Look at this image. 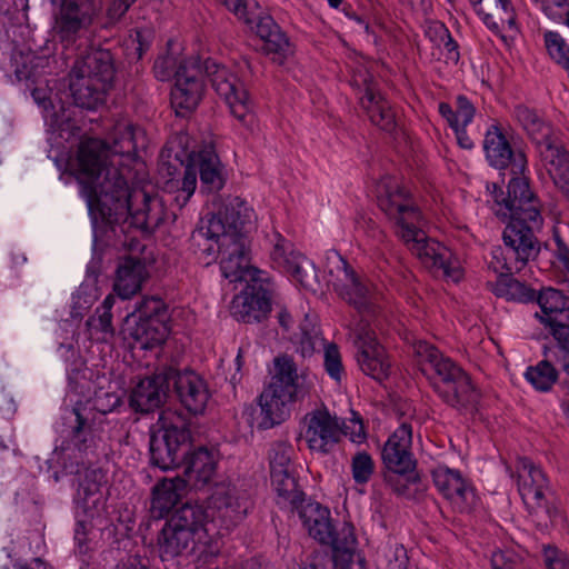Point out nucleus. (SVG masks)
<instances>
[{"mask_svg":"<svg viewBox=\"0 0 569 569\" xmlns=\"http://www.w3.org/2000/svg\"><path fill=\"white\" fill-rule=\"evenodd\" d=\"M170 378V401L178 400L190 416L204 413L211 393L207 381L193 369L186 367L180 369L178 365L168 363Z\"/></svg>","mask_w":569,"mask_h":569,"instance_id":"obj_12","label":"nucleus"},{"mask_svg":"<svg viewBox=\"0 0 569 569\" xmlns=\"http://www.w3.org/2000/svg\"><path fill=\"white\" fill-rule=\"evenodd\" d=\"M476 12L481 17L483 23L499 33L507 24L516 29V13L510 0H493L491 4L477 8Z\"/></svg>","mask_w":569,"mask_h":569,"instance_id":"obj_36","label":"nucleus"},{"mask_svg":"<svg viewBox=\"0 0 569 569\" xmlns=\"http://www.w3.org/2000/svg\"><path fill=\"white\" fill-rule=\"evenodd\" d=\"M305 420H308L305 438L310 450L328 455L340 442L341 436L348 435L349 426L345 422L340 426L338 418L326 408L307 413Z\"/></svg>","mask_w":569,"mask_h":569,"instance_id":"obj_19","label":"nucleus"},{"mask_svg":"<svg viewBox=\"0 0 569 569\" xmlns=\"http://www.w3.org/2000/svg\"><path fill=\"white\" fill-rule=\"evenodd\" d=\"M515 117L521 127L527 131L529 138L537 144L539 151L548 144H557L552 137V127L546 122L535 109L525 104H518L513 110Z\"/></svg>","mask_w":569,"mask_h":569,"instance_id":"obj_29","label":"nucleus"},{"mask_svg":"<svg viewBox=\"0 0 569 569\" xmlns=\"http://www.w3.org/2000/svg\"><path fill=\"white\" fill-rule=\"evenodd\" d=\"M273 363L274 375L268 386L292 392L293 389L298 390L303 385L308 389V396L310 395L313 383L306 373L298 375L297 365L292 357L280 355L274 358Z\"/></svg>","mask_w":569,"mask_h":569,"instance_id":"obj_31","label":"nucleus"},{"mask_svg":"<svg viewBox=\"0 0 569 569\" xmlns=\"http://www.w3.org/2000/svg\"><path fill=\"white\" fill-rule=\"evenodd\" d=\"M540 156L546 166H549L555 184L561 190L569 187V151L561 143L548 144L540 150Z\"/></svg>","mask_w":569,"mask_h":569,"instance_id":"obj_35","label":"nucleus"},{"mask_svg":"<svg viewBox=\"0 0 569 569\" xmlns=\"http://www.w3.org/2000/svg\"><path fill=\"white\" fill-rule=\"evenodd\" d=\"M552 2H541L543 12L550 19L563 22L569 27V0H553Z\"/></svg>","mask_w":569,"mask_h":569,"instance_id":"obj_57","label":"nucleus"},{"mask_svg":"<svg viewBox=\"0 0 569 569\" xmlns=\"http://www.w3.org/2000/svg\"><path fill=\"white\" fill-rule=\"evenodd\" d=\"M476 109L470 100L466 96H458L457 98V110L458 121L463 127H467L473 119Z\"/></svg>","mask_w":569,"mask_h":569,"instance_id":"obj_63","label":"nucleus"},{"mask_svg":"<svg viewBox=\"0 0 569 569\" xmlns=\"http://www.w3.org/2000/svg\"><path fill=\"white\" fill-rule=\"evenodd\" d=\"M292 446L287 441H276L269 451L270 473L289 470Z\"/></svg>","mask_w":569,"mask_h":569,"instance_id":"obj_47","label":"nucleus"},{"mask_svg":"<svg viewBox=\"0 0 569 569\" xmlns=\"http://www.w3.org/2000/svg\"><path fill=\"white\" fill-rule=\"evenodd\" d=\"M270 477L278 496L289 501L293 509L305 502L306 495L299 489L298 479L290 470L271 472Z\"/></svg>","mask_w":569,"mask_h":569,"instance_id":"obj_38","label":"nucleus"},{"mask_svg":"<svg viewBox=\"0 0 569 569\" xmlns=\"http://www.w3.org/2000/svg\"><path fill=\"white\" fill-rule=\"evenodd\" d=\"M171 152H172V148H169L167 146L161 150V153H160L161 161L158 167V171L161 174V177L168 178L167 182H172L174 180L176 176L180 174V170L182 168L179 164H174L169 160H164L166 158H168V159L171 158Z\"/></svg>","mask_w":569,"mask_h":569,"instance_id":"obj_60","label":"nucleus"},{"mask_svg":"<svg viewBox=\"0 0 569 569\" xmlns=\"http://www.w3.org/2000/svg\"><path fill=\"white\" fill-rule=\"evenodd\" d=\"M251 2H253V0H249V4L246 9V13L249 18L252 19V22L250 24H256V33L257 36L260 37L261 40H264L266 38H270V34L273 32V31H277V28L279 27L276 21L273 20V18L271 16H260L258 14L257 17L252 16L251 13H249L248 9L250 8V4ZM247 24H249L248 22H246Z\"/></svg>","mask_w":569,"mask_h":569,"instance_id":"obj_55","label":"nucleus"},{"mask_svg":"<svg viewBox=\"0 0 569 569\" xmlns=\"http://www.w3.org/2000/svg\"><path fill=\"white\" fill-rule=\"evenodd\" d=\"M90 44L74 61L70 71L69 90L74 106L89 111L103 107L107 97L116 88L119 63L116 56L103 44Z\"/></svg>","mask_w":569,"mask_h":569,"instance_id":"obj_4","label":"nucleus"},{"mask_svg":"<svg viewBox=\"0 0 569 569\" xmlns=\"http://www.w3.org/2000/svg\"><path fill=\"white\" fill-rule=\"evenodd\" d=\"M427 36L431 39L433 37L439 38L443 42V47L447 50V59L457 63L460 59L459 46L458 42L452 38L449 29L445 26V23L437 22L433 26L429 27L427 30Z\"/></svg>","mask_w":569,"mask_h":569,"instance_id":"obj_49","label":"nucleus"},{"mask_svg":"<svg viewBox=\"0 0 569 569\" xmlns=\"http://www.w3.org/2000/svg\"><path fill=\"white\" fill-rule=\"evenodd\" d=\"M189 487H182L177 476L164 478L152 489L151 512L157 518H168L172 510L177 509L182 495Z\"/></svg>","mask_w":569,"mask_h":569,"instance_id":"obj_30","label":"nucleus"},{"mask_svg":"<svg viewBox=\"0 0 569 569\" xmlns=\"http://www.w3.org/2000/svg\"><path fill=\"white\" fill-rule=\"evenodd\" d=\"M339 260L342 264L346 279L350 282L349 286H343L340 290V296L349 305L353 306L359 312L368 311L371 303L368 299L369 288L358 276L356 270L349 264V262L339 256Z\"/></svg>","mask_w":569,"mask_h":569,"instance_id":"obj_34","label":"nucleus"},{"mask_svg":"<svg viewBox=\"0 0 569 569\" xmlns=\"http://www.w3.org/2000/svg\"><path fill=\"white\" fill-rule=\"evenodd\" d=\"M262 41V50L267 54L273 53L276 56L273 61L280 66L283 64L287 56L292 53L290 41L280 27L270 34V38H266Z\"/></svg>","mask_w":569,"mask_h":569,"instance_id":"obj_45","label":"nucleus"},{"mask_svg":"<svg viewBox=\"0 0 569 569\" xmlns=\"http://www.w3.org/2000/svg\"><path fill=\"white\" fill-rule=\"evenodd\" d=\"M69 440L79 452H86L93 443V427L88 431H69Z\"/></svg>","mask_w":569,"mask_h":569,"instance_id":"obj_64","label":"nucleus"},{"mask_svg":"<svg viewBox=\"0 0 569 569\" xmlns=\"http://www.w3.org/2000/svg\"><path fill=\"white\" fill-rule=\"evenodd\" d=\"M405 190L397 188L395 192H387L378 197V207L391 219L398 223L399 217L405 214L419 216V209L412 204H405L396 201V197H405Z\"/></svg>","mask_w":569,"mask_h":569,"instance_id":"obj_41","label":"nucleus"},{"mask_svg":"<svg viewBox=\"0 0 569 569\" xmlns=\"http://www.w3.org/2000/svg\"><path fill=\"white\" fill-rule=\"evenodd\" d=\"M309 535L321 545L330 547L333 569H349L355 558L360 569L366 566V558L358 550V540L351 522H345L337 531L330 516L306 527Z\"/></svg>","mask_w":569,"mask_h":569,"instance_id":"obj_9","label":"nucleus"},{"mask_svg":"<svg viewBox=\"0 0 569 569\" xmlns=\"http://www.w3.org/2000/svg\"><path fill=\"white\" fill-rule=\"evenodd\" d=\"M483 150L490 166L497 169L511 167L512 174H523L527 158L523 151L513 150L510 140L499 124H491L486 132Z\"/></svg>","mask_w":569,"mask_h":569,"instance_id":"obj_20","label":"nucleus"},{"mask_svg":"<svg viewBox=\"0 0 569 569\" xmlns=\"http://www.w3.org/2000/svg\"><path fill=\"white\" fill-rule=\"evenodd\" d=\"M355 342L358 346L357 361L362 372L378 382L387 380L391 369L389 356L368 322L359 325Z\"/></svg>","mask_w":569,"mask_h":569,"instance_id":"obj_17","label":"nucleus"},{"mask_svg":"<svg viewBox=\"0 0 569 569\" xmlns=\"http://www.w3.org/2000/svg\"><path fill=\"white\" fill-rule=\"evenodd\" d=\"M274 261L282 260L283 267L307 290L317 292L320 287L315 264L306 257H287L282 244L276 243L271 253Z\"/></svg>","mask_w":569,"mask_h":569,"instance_id":"obj_28","label":"nucleus"},{"mask_svg":"<svg viewBox=\"0 0 569 569\" xmlns=\"http://www.w3.org/2000/svg\"><path fill=\"white\" fill-rule=\"evenodd\" d=\"M492 569H513L522 562L521 557L513 550H497L491 555Z\"/></svg>","mask_w":569,"mask_h":569,"instance_id":"obj_54","label":"nucleus"},{"mask_svg":"<svg viewBox=\"0 0 569 569\" xmlns=\"http://www.w3.org/2000/svg\"><path fill=\"white\" fill-rule=\"evenodd\" d=\"M541 325L549 328V332L557 341L560 351L569 355V322H566L565 320L542 318Z\"/></svg>","mask_w":569,"mask_h":569,"instance_id":"obj_50","label":"nucleus"},{"mask_svg":"<svg viewBox=\"0 0 569 569\" xmlns=\"http://www.w3.org/2000/svg\"><path fill=\"white\" fill-rule=\"evenodd\" d=\"M173 46V40L169 39L167 41V52L163 54H160L153 63V73L154 77L160 81H167L171 78H174V81L177 80V71H178V59L170 52L171 48Z\"/></svg>","mask_w":569,"mask_h":569,"instance_id":"obj_46","label":"nucleus"},{"mask_svg":"<svg viewBox=\"0 0 569 569\" xmlns=\"http://www.w3.org/2000/svg\"><path fill=\"white\" fill-rule=\"evenodd\" d=\"M366 92L361 98V104L365 108L371 122L387 132H392L396 127V114L388 101L372 88L373 78L369 76L363 80Z\"/></svg>","mask_w":569,"mask_h":569,"instance_id":"obj_27","label":"nucleus"},{"mask_svg":"<svg viewBox=\"0 0 569 569\" xmlns=\"http://www.w3.org/2000/svg\"><path fill=\"white\" fill-rule=\"evenodd\" d=\"M123 153L100 138H81L77 150L74 177L86 198L90 216L104 220L123 217L127 206V179L112 158Z\"/></svg>","mask_w":569,"mask_h":569,"instance_id":"obj_1","label":"nucleus"},{"mask_svg":"<svg viewBox=\"0 0 569 569\" xmlns=\"http://www.w3.org/2000/svg\"><path fill=\"white\" fill-rule=\"evenodd\" d=\"M536 303L540 307L542 315L536 312L535 318L541 323L542 318L565 320L569 322V297L561 290L552 287L542 288L538 291Z\"/></svg>","mask_w":569,"mask_h":569,"instance_id":"obj_33","label":"nucleus"},{"mask_svg":"<svg viewBox=\"0 0 569 569\" xmlns=\"http://www.w3.org/2000/svg\"><path fill=\"white\" fill-rule=\"evenodd\" d=\"M352 477L356 483H367L375 472V462L367 451H359L352 457Z\"/></svg>","mask_w":569,"mask_h":569,"instance_id":"obj_48","label":"nucleus"},{"mask_svg":"<svg viewBox=\"0 0 569 569\" xmlns=\"http://www.w3.org/2000/svg\"><path fill=\"white\" fill-rule=\"evenodd\" d=\"M217 450L207 446H194L193 440L189 447L183 462H179L181 473L177 475V480L182 487H189V490H202L210 486L217 472L218 460Z\"/></svg>","mask_w":569,"mask_h":569,"instance_id":"obj_16","label":"nucleus"},{"mask_svg":"<svg viewBox=\"0 0 569 569\" xmlns=\"http://www.w3.org/2000/svg\"><path fill=\"white\" fill-rule=\"evenodd\" d=\"M308 396V389L302 385L292 392L267 386L257 398V407H251V422L257 421V428L267 430L284 422L291 412V406L303 400Z\"/></svg>","mask_w":569,"mask_h":569,"instance_id":"obj_13","label":"nucleus"},{"mask_svg":"<svg viewBox=\"0 0 569 569\" xmlns=\"http://www.w3.org/2000/svg\"><path fill=\"white\" fill-rule=\"evenodd\" d=\"M170 318H138L136 320L133 315H127L121 326V333L123 339H132L138 342L141 349L152 350L166 343L171 327L169 325Z\"/></svg>","mask_w":569,"mask_h":569,"instance_id":"obj_22","label":"nucleus"},{"mask_svg":"<svg viewBox=\"0 0 569 569\" xmlns=\"http://www.w3.org/2000/svg\"><path fill=\"white\" fill-rule=\"evenodd\" d=\"M213 515L198 502L187 501L172 510L158 533L161 558H174L187 549L190 542H202L214 531Z\"/></svg>","mask_w":569,"mask_h":569,"instance_id":"obj_6","label":"nucleus"},{"mask_svg":"<svg viewBox=\"0 0 569 569\" xmlns=\"http://www.w3.org/2000/svg\"><path fill=\"white\" fill-rule=\"evenodd\" d=\"M190 161H197L201 187L207 192L217 193L226 184L227 174L216 146L212 141H203L197 150L190 151L187 157Z\"/></svg>","mask_w":569,"mask_h":569,"instance_id":"obj_23","label":"nucleus"},{"mask_svg":"<svg viewBox=\"0 0 569 569\" xmlns=\"http://www.w3.org/2000/svg\"><path fill=\"white\" fill-rule=\"evenodd\" d=\"M127 206L123 217L117 218L113 221V217L109 220H104L100 216H91L94 223L100 222L106 227H113L126 222L128 218L131 219V226L141 230L147 236L153 234L154 230L163 222V203L162 200L157 196H151L148 192L140 190L138 192H131V188L127 182Z\"/></svg>","mask_w":569,"mask_h":569,"instance_id":"obj_11","label":"nucleus"},{"mask_svg":"<svg viewBox=\"0 0 569 569\" xmlns=\"http://www.w3.org/2000/svg\"><path fill=\"white\" fill-rule=\"evenodd\" d=\"M208 501L211 508L226 510V516L232 517L236 520H241L246 516L247 509H241L238 498L233 495V489L223 483L214 485Z\"/></svg>","mask_w":569,"mask_h":569,"instance_id":"obj_39","label":"nucleus"},{"mask_svg":"<svg viewBox=\"0 0 569 569\" xmlns=\"http://www.w3.org/2000/svg\"><path fill=\"white\" fill-rule=\"evenodd\" d=\"M204 81L194 76H184V67L181 76H177L170 92V104L177 117L189 118L200 104L204 94Z\"/></svg>","mask_w":569,"mask_h":569,"instance_id":"obj_24","label":"nucleus"},{"mask_svg":"<svg viewBox=\"0 0 569 569\" xmlns=\"http://www.w3.org/2000/svg\"><path fill=\"white\" fill-rule=\"evenodd\" d=\"M491 194L497 204L507 212L497 216L507 222L502 232L506 248L516 257L520 266L536 260L540 249L536 229L543 224L542 203L530 187V179L525 174H513L507 184V192L498 183H492ZM521 267L517 268L519 270Z\"/></svg>","mask_w":569,"mask_h":569,"instance_id":"obj_2","label":"nucleus"},{"mask_svg":"<svg viewBox=\"0 0 569 569\" xmlns=\"http://www.w3.org/2000/svg\"><path fill=\"white\" fill-rule=\"evenodd\" d=\"M439 380L432 382L433 390L445 403L460 412H478L481 391L473 385L472 379L458 363L440 366Z\"/></svg>","mask_w":569,"mask_h":569,"instance_id":"obj_10","label":"nucleus"},{"mask_svg":"<svg viewBox=\"0 0 569 569\" xmlns=\"http://www.w3.org/2000/svg\"><path fill=\"white\" fill-rule=\"evenodd\" d=\"M108 483L107 471L101 467L84 469L83 479L78 483V498L74 502L83 515L93 519L102 501L101 488Z\"/></svg>","mask_w":569,"mask_h":569,"instance_id":"obj_26","label":"nucleus"},{"mask_svg":"<svg viewBox=\"0 0 569 569\" xmlns=\"http://www.w3.org/2000/svg\"><path fill=\"white\" fill-rule=\"evenodd\" d=\"M198 549L197 556V567L204 566H216L214 569H219V558L221 557V545L222 541L220 538H213V533L211 531L208 533V538H206L202 542H193Z\"/></svg>","mask_w":569,"mask_h":569,"instance_id":"obj_43","label":"nucleus"},{"mask_svg":"<svg viewBox=\"0 0 569 569\" xmlns=\"http://www.w3.org/2000/svg\"><path fill=\"white\" fill-rule=\"evenodd\" d=\"M169 377L168 363H162L151 375L138 378L129 395V407L148 415L170 402Z\"/></svg>","mask_w":569,"mask_h":569,"instance_id":"obj_14","label":"nucleus"},{"mask_svg":"<svg viewBox=\"0 0 569 569\" xmlns=\"http://www.w3.org/2000/svg\"><path fill=\"white\" fill-rule=\"evenodd\" d=\"M87 407L86 403L81 400L77 401L71 409V415L73 416L72 423L66 422L69 427V431H88L89 428L93 427V421H90L88 416L84 415Z\"/></svg>","mask_w":569,"mask_h":569,"instance_id":"obj_56","label":"nucleus"},{"mask_svg":"<svg viewBox=\"0 0 569 569\" xmlns=\"http://www.w3.org/2000/svg\"><path fill=\"white\" fill-rule=\"evenodd\" d=\"M14 76L18 81H24L27 88L38 84L43 74V70L48 67V58L37 56L32 52H20V60H16Z\"/></svg>","mask_w":569,"mask_h":569,"instance_id":"obj_37","label":"nucleus"},{"mask_svg":"<svg viewBox=\"0 0 569 569\" xmlns=\"http://www.w3.org/2000/svg\"><path fill=\"white\" fill-rule=\"evenodd\" d=\"M397 224L402 229V239L405 241H413L421 246L427 243L425 232L413 223L407 222L405 217H399Z\"/></svg>","mask_w":569,"mask_h":569,"instance_id":"obj_61","label":"nucleus"},{"mask_svg":"<svg viewBox=\"0 0 569 569\" xmlns=\"http://www.w3.org/2000/svg\"><path fill=\"white\" fill-rule=\"evenodd\" d=\"M297 510L305 527L310 526L319 519L323 520L330 516L329 508L319 502H308L307 505H303L302 502Z\"/></svg>","mask_w":569,"mask_h":569,"instance_id":"obj_52","label":"nucleus"},{"mask_svg":"<svg viewBox=\"0 0 569 569\" xmlns=\"http://www.w3.org/2000/svg\"><path fill=\"white\" fill-rule=\"evenodd\" d=\"M525 377L536 390L546 392L558 380L559 373L550 361L541 360L528 367Z\"/></svg>","mask_w":569,"mask_h":569,"instance_id":"obj_40","label":"nucleus"},{"mask_svg":"<svg viewBox=\"0 0 569 569\" xmlns=\"http://www.w3.org/2000/svg\"><path fill=\"white\" fill-rule=\"evenodd\" d=\"M543 562L547 569H555L556 566L569 569V556L555 546L543 547Z\"/></svg>","mask_w":569,"mask_h":569,"instance_id":"obj_58","label":"nucleus"},{"mask_svg":"<svg viewBox=\"0 0 569 569\" xmlns=\"http://www.w3.org/2000/svg\"><path fill=\"white\" fill-rule=\"evenodd\" d=\"M149 278L146 261L133 256H124L118 263L113 291L122 300L130 299L141 290L142 283Z\"/></svg>","mask_w":569,"mask_h":569,"instance_id":"obj_25","label":"nucleus"},{"mask_svg":"<svg viewBox=\"0 0 569 569\" xmlns=\"http://www.w3.org/2000/svg\"><path fill=\"white\" fill-rule=\"evenodd\" d=\"M203 76L208 78L214 91L226 100L231 113L243 120L250 109V94L237 76L212 58L203 60Z\"/></svg>","mask_w":569,"mask_h":569,"instance_id":"obj_15","label":"nucleus"},{"mask_svg":"<svg viewBox=\"0 0 569 569\" xmlns=\"http://www.w3.org/2000/svg\"><path fill=\"white\" fill-rule=\"evenodd\" d=\"M132 32L127 42V50L132 47V51L127 52V59L129 62L137 63L150 49L154 36L150 29L136 28Z\"/></svg>","mask_w":569,"mask_h":569,"instance_id":"obj_44","label":"nucleus"},{"mask_svg":"<svg viewBox=\"0 0 569 569\" xmlns=\"http://www.w3.org/2000/svg\"><path fill=\"white\" fill-rule=\"evenodd\" d=\"M412 443V427L408 422L400 425L381 450V476L385 483L398 496L413 497L411 485H420L421 477L417 470V460L410 451Z\"/></svg>","mask_w":569,"mask_h":569,"instance_id":"obj_7","label":"nucleus"},{"mask_svg":"<svg viewBox=\"0 0 569 569\" xmlns=\"http://www.w3.org/2000/svg\"><path fill=\"white\" fill-rule=\"evenodd\" d=\"M128 315H133L136 320H138V318H141V320L151 318H170L168 306L161 298L156 296L143 297L134 305L133 310Z\"/></svg>","mask_w":569,"mask_h":569,"instance_id":"obj_42","label":"nucleus"},{"mask_svg":"<svg viewBox=\"0 0 569 569\" xmlns=\"http://www.w3.org/2000/svg\"><path fill=\"white\" fill-rule=\"evenodd\" d=\"M432 479L435 486L448 500L459 498L468 502L469 498H475L473 488L467 485L459 470L449 468L436 470L432 472Z\"/></svg>","mask_w":569,"mask_h":569,"instance_id":"obj_32","label":"nucleus"},{"mask_svg":"<svg viewBox=\"0 0 569 569\" xmlns=\"http://www.w3.org/2000/svg\"><path fill=\"white\" fill-rule=\"evenodd\" d=\"M252 217L253 211L239 197H228L219 210L211 213V217L207 220V226L197 230L198 234L208 242L200 248L201 254L207 260L206 264L216 261L218 256L222 258L220 243L224 234L231 236L232 231H244L247 238L251 241L249 233Z\"/></svg>","mask_w":569,"mask_h":569,"instance_id":"obj_8","label":"nucleus"},{"mask_svg":"<svg viewBox=\"0 0 569 569\" xmlns=\"http://www.w3.org/2000/svg\"><path fill=\"white\" fill-rule=\"evenodd\" d=\"M191 420L180 410L166 409L149 431V465L161 471L179 468L193 440Z\"/></svg>","mask_w":569,"mask_h":569,"instance_id":"obj_5","label":"nucleus"},{"mask_svg":"<svg viewBox=\"0 0 569 569\" xmlns=\"http://www.w3.org/2000/svg\"><path fill=\"white\" fill-rule=\"evenodd\" d=\"M418 353L423 356L426 360L432 366L437 376H441L440 366L447 363H456L448 357H443V355L436 348L427 342L420 343L418 347Z\"/></svg>","mask_w":569,"mask_h":569,"instance_id":"obj_53","label":"nucleus"},{"mask_svg":"<svg viewBox=\"0 0 569 569\" xmlns=\"http://www.w3.org/2000/svg\"><path fill=\"white\" fill-rule=\"evenodd\" d=\"M220 249L222 276L230 281H246L231 301L230 313L243 323L262 322L272 310V296L260 277L261 270L251 264V241L244 231H232L222 237Z\"/></svg>","mask_w":569,"mask_h":569,"instance_id":"obj_3","label":"nucleus"},{"mask_svg":"<svg viewBox=\"0 0 569 569\" xmlns=\"http://www.w3.org/2000/svg\"><path fill=\"white\" fill-rule=\"evenodd\" d=\"M101 7L96 0H61L56 26L62 39H72L87 30L94 21Z\"/></svg>","mask_w":569,"mask_h":569,"instance_id":"obj_21","label":"nucleus"},{"mask_svg":"<svg viewBox=\"0 0 569 569\" xmlns=\"http://www.w3.org/2000/svg\"><path fill=\"white\" fill-rule=\"evenodd\" d=\"M325 369L331 379L340 382L345 368L338 346L335 342L329 343L325 349Z\"/></svg>","mask_w":569,"mask_h":569,"instance_id":"obj_51","label":"nucleus"},{"mask_svg":"<svg viewBox=\"0 0 569 569\" xmlns=\"http://www.w3.org/2000/svg\"><path fill=\"white\" fill-rule=\"evenodd\" d=\"M508 253L515 258V266L508 262V257L503 256L501 248L493 251V259H496L497 262H500L501 259L503 260L501 268L505 271L498 273L496 281H488L486 283L487 289L496 297L505 298L507 301L525 305L536 303L538 291L527 282L520 281L513 277V273L519 272L526 264L517 270V268L520 267V262H517L516 257L509 250Z\"/></svg>","mask_w":569,"mask_h":569,"instance_id":"obj_18","label":"nucleus"},{"mask_svg":"<svg viewBox=\"0 0 569 569\" xmlns=\"http://www.w3.org/2000/svg\"><path fill=\"white\" fill-rule=\"evenodd\" d=\"M184 67V76H194L203 79V61L199 56H192L179 61L177 76H181V68Z\"/></svg>","mask_w":569,"mask_h":569,"instance_id":"obj_62","label":"nucleus"},{"mask_svg":"<svg viewBox=\"0 0 569 569\" xmlns=\"http://www.w3.org/2000/svg\"><path fill=\"white\" fill-rule=\"evenodd\" d=\"M529 476L532 480V485H530L527 488L528 493L533 495V498L537 500L539 508H545L546 512L550 513V508L547 506V502L545 500L543 489H542L541 485L538 483V479H537V478H542V479L545 478L542 470L535 466H531L529 469Z\"/></svg>","mask_w":569,"mask_h":569,"instance_id":"obj_59","label":"nucleus"}]
</instances>
